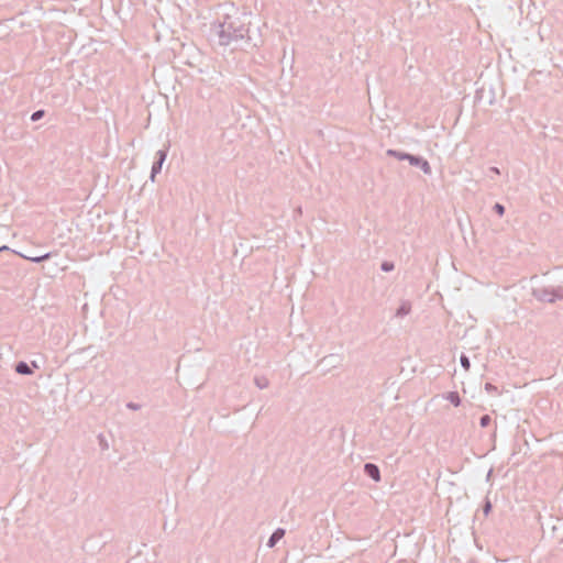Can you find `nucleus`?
I'll return each instance as SVG.
<instances>
[{"mask_svg":"<svg viewBox=\"0 0 563 563\" xmlns=\"http://www.w3.org/2000/svg\"><path fill=\"white\" fill-rule=\"evenodd\" d=\"M250 18L251 13H240L238 10L233 13H225L222 19H218L211 24L210 31L218 37L220 46L227 47L242 41L250 43Z\"/></svg>","mask_w":563,"mask_h":563,"instance_id":"obj_1","label":"nucleus"},{"mask_svg":"<svg viewBox=\"0 0 563 563\" xmlns=\"http://www.w3.org/2000/svg\"><path fill=\"white\" fill-rule=\"evenodd\" d=\"M531 295L540 302L555 303L563 300V285L533 287Z\"/></svg>","mask_w":563,"mask_h":563,"instance_id":"obj_2","label":"nucleus"},{"mask_svg":"<svg viewBox=\"0 0 563 563\" xmlns=\"http://www.w3.org/2000/svg\"><path fill=\"white\" fill-rule=\"evenodd\" d=\"M409 164L421 169L426 175H431L432 173L430 163L421 155L411 154Z\"/></svg>","mask_w":563,"mask_h":563,"instance_id":"obj_3","label":"nucleus"},{"mask_svg":"<svg viewBox=\"0 0 563 563\" xmlns=\"http://www.w3.org/2000/svg\"><path fill=\"white\" fill-rule=\"evenodd\" d=\"M364 474L372 481L378 483L382 479L379 467L371 462L364 464Z\"/></svg>","mask_w":563,"mask_h":563,"instance_id":"obj_4","label":"nucleus"},{"mask_svg":"<svg viewBox=\"0 0 563 563\" xmlns=\"http://www.w3.org/2000/svg\"><path fill=\"white\" fill-rule=\"evenodd\" d=\"M16 255H19L20 257L29 261V262H32V263H35V264H40L42 262H45V261H48L51 260L54 255H57V252H47L45 254H42V255H37V256H27V255H24L20 252H16Z\"/></svg>","mask_w":563,"mask_h":563,"instance_id":"obj_5","label":"nucleus"},{"mask_svg":"<svg viewBox=\"0 0 563 563\" xmlns=\"http://www.w3.org/2000/svg\"><path fill=\"white\" fill-rule=\"evenodd\" d=\"M286 533V530L284 528H277L273 531V533L269 536L266 545L269 549H273L276 547V544L284 538Z\"/></svg>","mask_w":563,"mask_h":563,"instance_id":"obj_6","label":"nucleus"},{"mask_svg":"<svg viewBox=\"0 0 563 563\" xmlns=\"http://www.w3.org/2000/svg\"><path fill=\"white\" fill-rule=\"evenodd\" d=\"M14 371L19 375L30 376L33 375L31 365L25 361H19L14 364Z\"/></svg>","mask_w":563,"mask_h":563,"instance_id":"obj_7","label":"nucleus"},{"mask_svg":"<svg viewBox=\"0 0 563 563\" xmlns=\"http://www.w3.org/2000/svg\"><path fill=\"white\" fill-rule=\"evenodd\" d=\"M386 155L389 157H394L398 161H407L409 163L411 153L400 151V150L389 148L386 151Z\"/></svg>","mask_w":563,"mask_h":563,"instance_id":"obj_8","label":"nucleus"},{"mask_svg":"<svg viewBox=\"0 0 563 563\" xmlns=\"http://www.w3.org/2000/svg\"><path fill=\"white\" fill-rule=\"evenodd\" d=\"M411 311V303L410 301H401L399 307L396 309L395 317L397 318H404L408 316Z\"/></svg>","mask_w":563,"mask_h":563,"instance_id":"obj_9","label":"nucleus"},{"mask_svg":"<svg viewBox=\"0 0 563 563\" xmlns=\"http://www.w3.org/2000/svg\"><path fill=\"white\" fill-rule=\"evenodd\" d=\"M444 399L449 400L454 407H459L462 404V398L457 391H448L444 395Z\"/></svg>","mask_w":563,"mask_h":563,"instance_id":"obj_10","label":"nucleus"},{"mask_svg":"<svg viewBox=\"0 0 563 563\" xmlns=\"http://www.w3.org/2000/svg\"><path fill=\"white\" fill-rule=\"evenodd\" d=\"M168 150H169L168 146H164L163 148L158 150L155 153L154 161H156L157 163L164 164V162L166 161L167 155H168Z\"/></svg>","mask_w":563,"mask_h":563,"instance_id":"obj_11","label":"nucleus"},{"mask_svg":"<svg viewBox=\"0 0 563 563\" xmlns=\"http://www.w3.org/2000/svg\"><path fill=\"white\" fill-rule=\"evenodd\" d=\"M162 167H163V164L157 163L156 161L153 162L152 168H151V174H150V180L152 183H155V178L158 174H161Z\"/></svg>","mask_w":563,"mask_h":563,"instance_id":"obj_12","label":"nucleus"},{"mask_svg":"<svg viewBox=\"0 0 563 563\" xmlns=\"http://www.w3.org/2000/svg\"><path fill=\"white\" fill-rule=\"evenodd\" d=\"M482 510L484 512V515L487 517L492 510H493V504L490 501V499L488 498V496L485 497V499L483 500V504H482Z\"/></svg>","mask_w":563,"mask_h":563,"instance_id":"obj_13","label":"nucleus"},{"mask_svg":"<svg viewBox=\"0 0 563 563\" xmlns=\"http://www.w3.org/2000/svg\"><path fill=\"white\" fill-rule=\"evenodd\" d=\"M382 272L389 273L395 269V264L391 261H383L380 264Z\"/></svg>","mask_w":563,"mask_h":563,"instance_id":"obj_14","label":"nucleus"},{"mask_svg":"<svg viewBox=\"0 0 563 563\" xmlns=\"http://www.w3.org/2000/svg\"><path fill=\"white\" fill-rule=\"evenodd\" d=\"M492 421H493L492 417L489 415L485 413V415L481 416V418H479V426L482 428H487L492 424Z\"/></svg>","mask_w":563,"mask_h":563,"instance_id":"obj_15","label":"nucleus"},{"mask_svg":"<svg viewBox=\"0 0 563 563\" xmlns=\"http://www.w3.org/2000/svg\"><path fill=\"white\" fill-rule=\"evenodd\" d=\"M45 115V110L44 109H38L36 111H34L32 114H31V121L32 122H37L40 121L41 119H43Z\"/></svg>","mask_w":563,"mask_h":563,"instance_id":"obj_16","label":"nucleus"},{"mask_svg":"<svg viewBox=\"0 0 563 563\" xmlns=\"http://www.w3.org/2000/svg\"><path fill=\"white\" fill-rule=\"evenodd\" d=\"M493 210L494 212L498 216V217H503L506 212V208L503 203L500 202H496L494 206H493Z\"/></svg>","mask_w":563,"mask_h":563,"instance_id":"obj_17","label":"nucleus"},{"mask_svg":"<svg viewBox=\"0 0 563 563\" xmlns=\"http://www.w3.org/2000/svg\"><path fill=\"white\" fill-rule=\"evenodd\" d=\"M460 363H461V366L464 369H466V371L470 369L471 361H470V358L464 353H462L461 356H460Z\"/></svg>","mask_w":563,"mask_h":563,"instance_id":"obj_18","label":"nucleus"},{"mask_svg":"<svg viewBox=\"0 0 563 563\" xmlns=\"http://www.w3.org/2000/svg\"><path fill=\"white\" fill-rule=\"evenodd\" d=\"M255 385L260 388V389H264L268 386V379L265 378V377H255Z\"/></svg>","mask_w":563,"mask_h":563,"instance_id":"obj_19","label":"nucleus"},{"mask_svg":"<svg viewBox=\"0 0 563 563\" xmlns=\"http://www.w3.org/2000/svg\"><path fill=\"white\" fill-rule=\"evenodd\" d=\"M125 406H126L128 409L133 410V411H136V410L141 409V405L137 404V402H133V401L126 402Z\"/></svg>","mask_w":563,"mask_h":563,"instance_id":"obj_20","label":"nucleus"},{"mask_svg":"<svg viewBox=\"0 0 563 563\" xmlns=\"http://www.w3.org/2000/svg\"><path fill=\"white\" fill-rule=\"evenodd\" d=\"M98 439H99V444H100L101 449L107 450L109 448V445H108V442L104 439V437L102 434H99Z\"/></svg>","mask_w":563,"mask_h":563,"instance_id":"obj_21","label":"nucleus"},{"mask_svg":"<svg viewBox=\"0 0 563 563\" xmlns=\"http://www.w3.org/2000/svg\"><path fill=\"white\" fill-rule=\"evenodd\" d=\"M14 253L16 254V251L12 250L11 247H9L8 245H1L0 246V255H2V253Z\"/></svg>","mask_w":563,"mask_h":563,"instance_id":"obj_22","label":"nucleus"},{"mask_svg":"<svg viewBox=\"0 0 563 563\" xmlns=\"http://www.w3.org/2000/svg\"><path fill=\"white\" fill-rule=\"evenodd\" d=\"M488 172L494 174V175H500V169L496 166H492L488 168Z\"/></svg>","mask_w":563,"mask_h":563,"instance_id":"obj_23","label":"nucleus"},{"mask_svg":"<svg viewBox=\"0 0 563 563\" xmlns=\"http://www.w3.org/2000/svg\"><path fill=\"white\" fill-rule=\"evenodd\" d=\"M29 364L31 365V367H32V369H33V371H34V369H38V368H40V365L37 364V362H36V361H31V363H29Z\"/></svg>","mask_w":563,"mask_h":563,"instance_id":"obj_24","label":"nucleus"},{"mask_svg":"<svg viewBox=\"0 0 563 563\" xmlns=\"http://www.w3.org/2000/svg\"><path fill=\"white\" fill-rule=\"evenodd\" d=\"M485 388H486V390L495 389V387H493V385L489 383L486 384Z\"/></svg>","mask_w":563,"mask_h":563,"instance_id":"obj_25","label":"nucleus"}]
</instances>
